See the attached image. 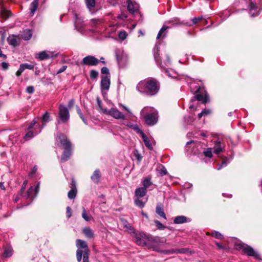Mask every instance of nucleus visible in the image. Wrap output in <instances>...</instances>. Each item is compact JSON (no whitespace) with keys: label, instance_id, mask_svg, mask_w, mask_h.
Listing matches in <instances>:
<instances>
[{"label":"nucleus","instance_id":"37998d69","mask_svg":"<svg viewBox=\"0 0 262 262\" xmlns=\"http://www.w3.org/2000/svg\"><path fill=\"white\" fill-rule=\"evenodd\" d=\"M203 18L202 16H199L197 17H194L191 19V23L188 24V26H192L193 25H195L197 24L199 21H200L201 20H202Z\"/></svg>","mask_w":262,"mask_h":262},{"label":"nucleus","instance_id":"0e129e2a","mask_svg":"<svg viewBox=\"0 0 262 262\" xmlns=\"http://www.w3.org/2000/svg\"><path fill=\"white\" fill-rule=\"evenodd\" d=\"M119 106L120 107H122L124 110H125L127 113H128L129 114H132V112L130 111V110L126 106H125V105H124L123 104H121V103H119Z\"/></svg>","mask_w":262,"mask_h":262},{"label":"nucleus","instance_id":"7c9ffc66","mask_svg":"<svg viewBox=\"0 0 262 262\" xmlns=\"http://www.w3.org/2000/svg\"><path fill=\"white\" fill-rule=\"evenodd\" d=\"M141 198H137L134 200L135 204L136 206L139 207L140 208H142L144 207L145 203L147 201V199H145L144 201L141 199Z\"/></svg>","mask_w":262,"mask_h":262},{"label":"nucleus","instance_id":"ddd939ff","mask_svg":"<svg viewBox=\"0 0 262 262\" xmlns=\"http://www.w3.org/2000/svg\"><path fill=\"white\" fill-rule=\"evenodd\" d=\"M70 187L71 189L68 193V196L70 199H73L76 197L77 192L76 182L73 179L70 184Z\"/></svg>","mask_w":262,"mask_h":262},{"label":"nucleus","instance_id":"c756f323","mask_svg":"<svg viewBox=\"0 0 262 262\" xmlns=\"http://www.w3.org/2000/svg\"><path fill=\"white\" fill-rule=\"evenodd\" d=\"M151 177L148 176L146 177L142 181V185L143 187V188H145L146 190L151 185H152V183L151 181Z\"/></svg>","mask_w":262,"mask_h":262},{"label":"nucleus","instance_id":"f03ea898","mask_svg":"<svg viewBox=\"0 0 262 262\" xmlns=\"http://www.w3.org/2000/svg\"><path fill=\"white\" fill-rule=\"evenodd\" d=\"M182 80L187 83L189 85L191 92L195 94L194 97L195 99L201 101L203 103H206L209 101L208 95L205 94V95H203L204 88L201 86L199 83L190 78L181 75V81Z\"/></svg>","mask_w":262,"mask_h":262},{"label":"nucleus","instance_id":"473e14b6","mask_svg":"<svg viewBox=\"0 0 262 262\" xmlns=\"http://www.w3.org/2000/svg\"><path fill=\"white\" fill-rule=\"evenodd\" d=\"M74 16L75 19L74 22L75 27L79 29L82 28L83 27V25L81 19L78 17V15L76 14L74 15Z\"/></svg>","mask_w":262,"mask_h":262},{"label":"nucleus","instance_id":"1a4fd4ad","mask_svg":"<svg viewBox=\"0 0 262 262\" xmlns=\"http://www.w3.org/2000/svg\"><path fill=\"white\" fill-rule=\"evenodd\" d=\"M237 249H242L243 252L248 256H253L256 259L259 258V254L256 252L251 247L239 244L236 246Z\"/></svg>","mask_w":262,"mask_h":262},{"label":"nucleus","instance_id":"e433bc0d","mask_svg":"<svg viewBox=\"0 0 262 262\" xmlns=\"http://www.w3.org/2000/svg\"><path fill=\"white\" fill-rule=\"evenodd\" d=\"M211 114V111L210 109L205 108L200 113L198 114V118H201L203 116H206Z\"/></svg>","mask_w":262,"mask_h":262},{"label":"nucleus","instance_id":"8fccbe9b","mask_svg":"<svg viewBox=\"0 0 262 262\" xmlns=\"http://www.w3.org/2000/svg\"><path fill=\"white\" fill-rule=\"evenodd\" d=\"M34 191V190L33 187V186L30 187L27 191V194L26 195V198H29L30 197H32Z\"/></svg>","mask_w":262,"mask_h":262},{"label":"nucleus","instance_id":"f704fd0d","mask_svg":"<svg viewBox=\"0 0 262 262\" xmlns=\"http://www.w3.org/2000/svg\"><path fill=\"white\" fill-rule=\"evenodd\" d=\"M76 111H77V114H78L79 117L81 119V120H82V121L83 122V123L87 125L88 124V122H87V120L85 118V117L84 116V115H83V114L82 113V112H81V109L80 108L79 106H78V105H76Z\"/></svg>","mask_w":262,"mask_h":262},{"label":"nucleus","instance_id":"58836bf2","mask_svg":"<svg viewBox=\"0 0 262 262\" xmlns=\"http://www.w3.org/2000/svg\"><path fill=\"white\" fill-rule=\"evenodd\" d=\"M203 155L207 158H211L212 157V151L211 148H208L203 151Z\"/></svg>","mask_w":262,"mask_h":262},{"label":"nucleus","instance_id":"79ce46f5","mask_svg":"<svg viewBox=\"0 0 262 262\" xmlns=\"http://www.w3.org/2000/svg\"><path fill=\"white\" fill-rule=\"evenodd\" d=\"M82 217H83V219L86 221H89L91 220V219L92 218V217L91 216V215H89L87 214L86 212V210L84 208H83V211H82Z\"/></svg>","mask_w":262,"mask_h":262},{"label":"nucleus","instance_id":"49530a36","mask_svg":"<svg viewBox=\"0 0 262 262\" xmlns=\"http://www.w3.org/2000/svg\"><path fill=\"white\" fill-rule=\"evenodd\" d=\"M28 184V181L27 180H25L24 182H23V183L22 184V186H21V188L19 192V194H20V195H22L24 193V191L26 189V187L27 186Z\"/></svg>","mask_w":262,"mask_h":262},{"label":"nucleus","instance_id":"338daca9","mask_svg":"<svg viewBox=\"0 0 262 262\" xmlns=\"http://www.w3.org/2000/svg\"><path fill=\"white\" fill-rule=\"evenodd\" d=\"M192 185L191 183L186 182L185 184L183 185V189H188L192 187Z\"/></svg>","mask_w":262,"mask_h":262},{"label":"nucleus","instance_id":"4be33fe9","mask_svg":"<svg viewBox=\"0 0 262 262\" xmlns=\"http://www.w3.org/2000/svg\"><path fill=\"white\" fill-rule=\"evenodd\" d=\"M7 41L9 44L13 47H16L19 45V38H17L15 35L9 36L7 38Z\"/></svg>","mask_w":262,"mask_h":262},{"label":"nucleus","instance_id":"052dcab7","mask_svg":"<svg viewBox=\"0 0 262 262\" xmlns=\"http://www.w3.org/2000/svg\"><path fill=\"white\" fill-rule=\"evenodd\" d=\"M26 92L29 94H33L34 92V88L33 86H29L26 89Z\"/></svg>","mask_w":262,"mask_h":262},{"label":"nucleus","instance_id":"5701e85b","mask_svg":"<svg viewBox=\"0 0 262 262\" xmlns=\"http://www.w3.org/2000/svg\"><path fill=\"white\" fill-rule=\"evenodd\" d=\"M141 235H143V233H136L134 239L135 242L138 245L145 246L146 245V243L144 241L143 238Z\"/></svg>","mask_w":262,"mask_h":262},{"label":"nucleus","instance_id":"6e6d98bb","mask_svg":"<svg viewBox=\"0 0 262 262\" xmlns=\"http://www.w3.org/2000/svg\"><path fill=\"white\" fill-rule=\"evenodd\" d=\"M23 68H24V70L25 69H29V70H33L34 69V66L32 64H29L28 63H23L21 64Z\"/></svg>","mask_w":262,"mask_h":262},{"label":"nucleus","instance_id":"864d4df0","mask_svg":"<svg viewBox=\"0 0 262 262\" xmlns=\"http://www.w3.org/2000/svg\"><path fill=\"white\" fill-rule=\"evenodd\" d=\"M101 72L103 74H106L107 76H110L109 70L106 67H103L101 68Z\"/></svg>","mask_w":262,"mask_h":262},{"label":"nucleus","instance_id":"4468645a","mask_svg":"<svg viewBox=\"0 0 262 262\" xmlns=\"http://www.w3.org/2000/svg\"><path fill=\"white\" fill-rule=\"evenodd\" d=\"M141 236L143 238V239H147L148 241L154 243L156 244H159L160 243L163 244L165 242L164 238H160L159 236H148L144 233H143V235H141Z\"/></svg>","mask_w":262,"mask_h":262},{"label":"nucleus","instance_id":"e2e57ef3","mask_svg":"<svg viewBox=\"0 0 262 262\" xmlns=\"http://www.w3.org/2000/svg\"><path fill=\"white\" fill-rule=\"evenodd\" d=\"M67 68V66H63L60 69H59L56 72V74H59L60 73H62L64 72Z\"/></svg>","mask_w":262,"mask_h":262},{"label":"nucleus","instance_id":"cd10ccee","mask_svg":"<svg viewBox=\"0 0 262 262\" xmlns=\"http://www.w3.org/2000/svg\"><path fill=\"white\" fill-rule=\"evenodd\" d=\"M32 34L30 29H26L22 32L21 34V38L25 40H28L30 39L32 37Z\"/></svg>","mask_w":262,"mask_h":262},{"label":"nucleus","instance_id":"de8ad7c7","mask_svg":"<svg viewBox=\"0 0 262 262\" xmlns=\"http://www.w3.org/2000/svg\"><path fill=\"white\" fill-rule=\"evenodd\" d=\"M116 60H117L118 64H120L122 62V58H123L122 54L120 53H118V52H116Z\"/></svg>","mask_w":262,"mask_h":262},{"label":"nucleus","instance_id":"bb28decb","mask_svg":"<svg viewBox=\"0 0 262 262\" xmlns=\"http://www.w3.org/2000/svg\"><path fill=\"white\" fill-rule=\"evenodd\" d=\"M101 177L100 171L99 169H96L93 174L91 176V179L92 181L96 184L99 183Z\"/></svg>","mask_w":262,"mask_h":262},{"label":"nucleus","instance_id":"ea45409f","mask_svg":"<svg viewBox=\"0 0 262 262\" xmlns=\"http://www.w3.org/2000/svg\"><path fill=\"white\" fill-rule=\"evenodd\" d=\"M196 100H197L196 99H195L194 98L193 99H192L190 102V104H189V108L191 110V111H195L196 110V106H195V104L196 103Z\"/></svg>","mask_w":262,"mask_h":262},{"label":"nucleus","instance_id":"dca6fc26","mask_svg":"<svg viewBox=\"0 0 262 262\" xmlns=\"http://www.w3.org/2000/svg\"><path fill=\"white\" fill-rule=\"evenodd\" d=\"M10 10L7 9L4 6L0 8V16L3 19L6 20L12 16Z\"/></svg>","mask_w":262,"mask_h":262},{"label":"nucleus","instance_id":"c9c22d12","mask_svg":"<svg viewBox=\"0 0 262 262\" xmlns=\"http://www.w3.org/2000/svg\"><path fill=\"white\" fill-rule=\"evenodd\" d=\"M13 254V250L11 248L8 247L4 249V251L3 253V256L5 257H10L12 256Z\"/></svg>","mask_w":262,"mask_h":262},{"label":"nucleus","instance_id":"2eb2a0df","mask_svg":"<svg viewBox=\"0 0 262 262\" xmlns=\"http://www.w3.org/2000/svg\"><path fill=\"white\" fill-rule=\"evenodd\" d=\"M225 144L224 142L217 140L214 141L213 146V152L219 154L225 150Z\"/></svg>","mask_w":262,"mask_h":262},{"label":"nucleus","instance_id":"0eeeda50","mask_svg":"<svg viewBox=\"0 0 262 262\" xmlns=\"http://www.w3.org/2000/svg\"><path fill=\"white\" fill-rule=\"evenodd\" d=\"M56 142L57 146L62 147L63 149L72 148L70 141L67 138L66 135L61 133L57 134Z\"/></svg>","mask_w":262,"mask_h":262},{"label":"nucleus","instance_id":"c03bdc74","mask_svg":"<svg viewBox=\"0 0 262 262\" xmlns=\"http://www.w3.org/2000/svg\"><path fill=\"white\" fill-rule=\"evenodd\" d=\"M98 72L94 70H92L90 71V77L91 79L95 80L97 78L98 76Z\"/></svg>","mask_w":262,"mask_h":262},{"label":"nucleus","instance_id":"bf43d9fd","mask_svg":"<svg viewBox=\"0 0 262 262\" xmlns=\"http://www.w3.org/2000/svg\"><path fill=\"white\" fill-rule=\"evenodd\" d=\"M191 221V219L187 218L186 216L181 215V224L189 222Z\"/></svg>","mask_w":262,"mask_h":262},{"label":"nucleus","instance_id":"6ab92c4d","mask_svg":"<svg viewBox=\"0 0 262 262\" xmlns=\"http://www.w3.org/2000/svg\"><path fill=\"white\" fill-rule=\"evenodd\" d=\"M49 53H48V52L46 51L40 52L35 55V58L39 60H44L49 59L50 58L52 57V56L51 55L50 52Z\"/></svg>","mask_w":262,"mask_h":262},{"label":"nucleus","instance_id":"3c124183","mask_svg":"<svg viewBox=\"0 0 262 262\" xmlns=\"http://www.w3.org/2000/svg\"><path fill=\"white\" fill-rule=\"evenodd\" d=\"M127 36V34L124 31L120 32L118 34L119 38L122 40H124L126 38Z\"/></svg>","mask_w":262,"mask_h":262},{"label":"nucleus","instance_id":"a878e982","mask_svg":"<svg viewBox=\"0 0 262 262\" xmlns=\"http://www.w3.org/2000/svg\"><path fill=\"white\" fill-rule=\"evenodd\" d=\"M156 212L161 217H163L165 220L166 219V214L164 212L163 206L162 204L159 203L157 205L156 208Z\"/></svg>","mask_w":262,"mask_h":262},{"label":"nucleus","instance_id":"72a5a7b5","mask_svg":"<svg viewBox=\"0 0 262 262\" xmlns=\"http://www.w3.org/2000/svg\"><path fill=\"white\" fill-rule=\"evenodd\" d=\"M125 125L130 128H132L138 134H140L142 132V130L139 127L137 124H134L131 122H127L125 124Z\"/></svg>","mask_w":262,"mask_h":262},{"label":"nucleus","instance_id":"4c0bfd02","mask_svg":"<svg viewBox=\"0 0 262 262\" xmlns=\"http://www.w3.org/2000/svg\"><path fill=\"white\" fill-rule=\"evenodd\" d=\"M86 4L89 9L91 10L92 9L94 8L95 6V0H86Z\"/></svg>","mask_w":262,"mask_h":262},{"label":"nucleus","instance_id":"f3484780","mask_svg":"<svg viewBox=\"0 0 262 262\" xmlns=\"http://www.w3.org/2000/svg\"><path fill=\"white\" fill-rule=\"evenodd\" d=\"M249 14L252 17H255L259 14V9L258 10L256 5L252 2L250 3Z\"/></svg>","mask_w":262,"mask_h":262},{"label":"nucleus","instance_id":"603ef678","mask_svg":"<svg viewBox=\"0 0 262 262\" xmlns=\"http://www.w3.org/2000/svg\"><path fill=\"white\" fill-rule=\"evenodd\" d=\"M212 235L217 239H222L223 236L218 231H214L212 233Z\"/></svg>","mask_w":262,"mask_h":262},{"label":"nucleus","instance_id":"680f3d73","mask_svg":"<svg viewBox=\"0 0 262 262\" xmlns=\"http://www.w3.org/2000/svg\"><path fill=\"white\" fill-rule=\"evenodd\" d=\"M227 165V163L226 162V161H223L221 163V164H220L219 165V167L217 168V170H220L222 168H223V167H225Z\"/></svg>","mask_w":262,"mask_h":262},{"label":"nucleus","instance_id":"9b49d317","mask_svg":"<svg viewBox=\"0 0 262 262\" xmlns=\"http://www.w3.org/2000/svg\"><path fill=\"white\" fill-rule=\"evenodd\" d=\"M98 63L99 59L92 55L85 56L81 62L82 65L88 66H96Z\"/></svg>","mask_w":262,"mask_h":262},{"label":"nucleus","instance_id":"a19ab883","mask_svg":"<svg viewBox=\"0 0 262 262\" xmlns=\"http://www.w3.org/2000/svg\"><path fill=\"white\" fill-rule=\"evenodd\" d=\"M154 222H155L156 227L159 230H164L165 229V228H166L165 226L164 225H163V224H162L159 221L155 220L154 221Z\"/></svg>","mask_w":262,"mask_h":262},{"label":"nucleus","instance_id":"c85d7f7f","mask_svg":"<svg viewBox=\"0 0 262 262\" xmlns=\"http://www.w3.org/2000/svg\"><path fill=\"white\" fill-rule=\"evenodd\" d=\"M51 120L50 114L49 112H46L41 117L42 128L45 126L48 122Z\"/></svg>","mask_w":262,"mask_h":262},{"label":"nucleus","instance_id":"f8f14e48","mask_svg":"<svg viewBox=\"0 0 262 262\" xmlns=\"http://www.w3.org/2000/svg\"><path fill=\"white\" fill-rule=\"evenodd\" d=\"M111 84L110 76H102L100 86L102 91L108 90Z\"/></svg>","mask_w":262,"mask_h":262},{"label":"nucleus","instance_id":"f257e3e1","mask_svg":"<svg viewBox=\"0 0 262 262\" xmlns=\"http://www.w3.org/2000/svg\"><path fill=\"white\" fill-rule=\"evenodd\" d=\"M160 89V83L153 78L140 81L136 86L137 90L140 93L148 96H154L158 93Z\"/></svg>","mask_w":262,"mask_h":262},{"label":"nucleus","instance_id":"393cba45","mask_svg":"<svg viewBox=\"0 0 262 262\" xmlns=\"http://www.w3.org/2000/svg\"><path fill=\"white\" fill-rule=\"evenodd\" d=\"M147 190L142 187L137 188L135 192V196L137 198H142L145 196L147 193Z\"/></svg>","mask_w":262,"mask_h":262},{"label":"nucleus","instance_id":"69168bd1","mask_svg":"<svg viewBox=\"0 0 262 262\" xmlns=\"http://www.w3.org/2000/svg\"><path fill=\"white\" fill-rule=\"evenodd\" d=\"M2 68L4 70H6L8 69L9 67V64L6 62H2Z\"/></svg>","mask_w":262,"mask_h":262},{"label":"nucleus","instance_id":"2f4dec72","mask_svg":"<svg viewBox=\"0 0 262 262\" xmlns=\"http://www.w3.org/2000/svg\"><path fill=\"white\" fill-rule=\"evenodd\" d=\"M38 2L37 0H34L30 5V10L31 15H33L34 12L37 9Z\"/></svg>","mask_w":262,"mask_h":262},{"label":"nucleus","instance_id":"a18cd8bd","mask_svg":"<svg viewBox=\"0 0 262 262\" xmlns=\"http://www.w3.org/2000/svg\"><path fill=\"white\" fill-rule=\"evenodd\" d=\"M159 173L160 174L161 176H163L166 175L167 174V171L166 169L163 166H161L158 169Z\"/></svg>","mask_w":262,"mask_h":262},{"label":"nucleus","instance_id":"13d9d810","mask_svg":"<svg viewBox=\"0 0 262 262\" xmlns=\"http://www.w3.org/2000/svg\"><path fill=\"white\" fill-rule=\"evenodd\" d=\"M67 217L69 219L72 216V210L70 207L68 206L66 208Z\"/></svg>","mask_w":262,"mask_h":262},{"label":"nucleus","instance_id":"412c9836","mask_svg":"<svg viewBox=\"0 0 262 262\" xmlns=\"http://www.w3.org/2000/svg\"><path fill=\"white\" fill-rule=\"evenodd\" d=\"M139 134H140L145 146L150 150L152 149L153 147L151 143L147 136L144 134V133L142 130V132Z\"/></svg>","mask_w":262,"mask_h":262},{"label":"nucleus","instance_id":"20e7f679","mask_svg":"<svg viewBox=\"0 0 262 262\" xmlns=\"http://www.w3.org/2000/svg\"><path fill=\"white\" fill-rule=\"evenodd\" d=\"M141 117L144 120L145 123L149 126L156 124L158 120V113L153 107H145L140 112Z\"/></svg>","mask_w":262,"mask_h":262},{"label":"nucleus","instance_id":"774afa93","mask_svg":"<svg viewBox=\"0 0 262 262\" xmlns=\"http://www.w3.org/2000/svg\"><path fill=\"white\" fill-rule=\"evenodd\" d=\"M97 102L98 106H99L100 109H101L103 112V110L104 109L102 108V101H101V100H100V99L99 97L97 98Z\"/></svg>","mask_w":262,"mask_h":262},{"label":"nucleus","instance_id":"b1692460","mask_svg":"<svg viewBox=\"0 0 262 262\" xmlns=\"http://www.w3.org/2000/svg\"><path fill=\"white\" fill-rule=\"evenodd\" d=\"M82 233L89 238H93L94 233L93 230L89 227H85L82 229Z\"/></svg>","mask_w":262,"mask_h":262},{"label":"nucleus","instance_id":"09e8293b","mask_svg":"<svg viewBox=\"0 0 262 262\" xmlns=\"http://www.w3.org/2000/svg\"><path fill=\"white\" fill-rule=\"evenodd\" d=\"M34 136L33 133L32 131L28 132L24 136V139L25 140L28 141L29 139H31Z\"/></svg>","mask_w":262,"mask_h":262},{"label":"nucleus","instance_id":"423d86ee","mask_svg":"<svg viewBox=\"0 0 262 262\" xmlns=\"http://www.w3.org/2000/svg\"><path fill=\"white\" fill-rule=\"evenodd\" d=\"M179 24L180 20L177 18H174L165 21L158 32L157 39H159L160 38H163L165 37L167 34V29L176 26V25H178Z\"/></svg>","mask_w":262,"mask_h":262},{"label":"nucleus","instance_id":"a211bd4d","mask_svg":"<svg viewBox=\"0 0 262 262\" xmlns=\"http://www.w3.org/2000/svg\"><path fill=\"white\" fill-rule=\"evenodd\" d=\"M72 148L64 149V150L60 158L61 162L64 163L67 161L70 158L72 155Z\"/></svg>","mask_w":262,"mask_h":262},{"label":"nucleus","instance_id":"aec40b11","mask_svg":"<svg viewBox=\"0 0 262 262\" xmlns=\"http://www.w3.org/2000/svg\"><path fill=\"white\" fill-rule=\"evenodd\" d=\"M139 6L136 3H133L130 0L127 1V9L131 14H134L138 10Z\"/></svg>","mask_w":262,"mask_h":262},{"label":"nucleus","instance_id":"9d476101","mask_svg":"<svg viewBox=\"0 0 262 262\" xmlns=\"http://www.w3.org/2000/svg\"><path fill=\"white\" fill-rule=\"evenodd\" d=\"M103 113L106 115H109L116 119L124 120L125 119V116L116 108H111L110 110L104 109Z\"/></svg>","mask_w":262,"mask_h":262},{"label":"nucleus","instance_id":"39448f33","mask_svg":"<svg viewBox=\"0 0 262 262\" xmlns=\"http://www.w3.org/2000/svg\"><path fill=\"white\" fill-rule=\"evenodd\" d=\"M76 246L77 248L76 253V259L78 262H81L82 256L90 255V250L86 242L80 239L76 240Z\"/></svg>","mask_w":262,"mask_h":262},{"label":"nucleus","instance_id":"5fc2aeb1","mask_svg":"<svg viewBox=\"0 0 262 262\" xmlns=\"http://www.w3.org/2000/svg\"><path fill=\"white\" fill-rule=\"evenodd\" d=\"M24 68L21 64L20 65L19 68L16 72L15 75L16 76L19 77L21 75V73L24 71Z\"/></svg>","mask_w":262,"mask_h":262},{"label":"nucleus","instance_id":"6e6552de","mask_svg":"<svg viewBox=\"0 0 262 262\" xmlns=\"http://www.w3.org/2000/svg\"><path fill=\"white\" fill-rule=\"evenodd\" d=\"M70 115L68 108L62 104H60L59 106V119L57 120V124H60L62 123H64L67 122L70 119Z\"/></svg>","mask_w":262,"mask_h":262},{"label":"nucleus","instance_id":"4d7b16f0","mask_svg":"<svg viewBox=\"0 0 262 262\" xmlns=\"http://www.w3.org/2000/svg\"><path fill=\"white\" fill-rule=\"evenodd\" d=\"M75 104V100L73 99L70 100L68 104V109L72 108Z\"/></svg>","mask_w":262,"mask_h":262},{"label":"nucleus","instance_id":"7ed1b4c3","mask_svg":"<svg viewBox=\"0 0 262 262\" xmlns=\"http://www.w3.org/2000/svg\"><path fill=\"white\" fill-rule=\"evenodd\" d=\"M160 51V47L158 45H156L153 49L154 56L157 65L163 70L168 73V75L172 78H176L177 77V74L174 73L173 75L171 73H174L172 69L168 70L166 69L170 64V57L168 55L166 56V58L162 60L161 57L159 55V52Z\"/></svg>","mask_w":262,"mask_h":262}]
</instances>
